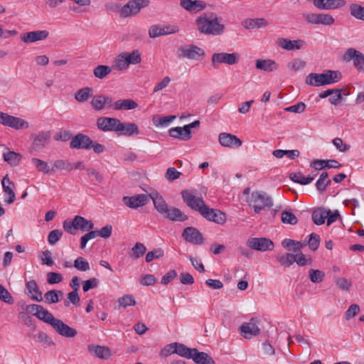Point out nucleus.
I'll list each match as a JSON object with an SVG mask.
<instances>
[{
	"instance_id": "e433bc0d",
	"label": "nucleus",
	"mask_w": 364,
	"mask_h": 364,
	"mask_svg": "<svg viewBox=\"0 0 364 364\" xmlns=\"http://www.w3.org/2000/svg\"><path fill=\"white\" fill-rule=\"evenodd\" d=\"M50 138L48 132H41L36 134L33 138V146L35 149H42L47 144Z\"/></svg>"
},
{
	"instance_id": "680f3d73",
	"label": "nucleus",
	"mask_w": 364,
	"mask_h": 364,
	"mask_svg": "<svg viewBox=\"0 0 364 364\" xmlns=\"http://www.w3.org/2000/svg\"><path fill=\"white\" fill-rule=\"evenodd\" d=\"M63 236V232L55 229L50 231L48 236V242L50 245H54L58 242Z\"/></svg>"
},
{
	"instance_id": "b1692460",
	"label": "nucleus",
	"mask_w": 364,
	"mask_h": 364,
	"mask_svg": "<svg viewBox=\"0 0 364 364\" xmlns=\"http://www.w3.org/2000/svg\"><path fill=\"white\" fill-rule=\"evenodd\" d=\"M87 349L90 353L101 359L107 360L112 355L110 348L107 346L90 345L88 346Z\"/></svg>"
},
{
	"instance_id": "bf43d9fd",
	"label": "nucleus",
	"mask_w": 364,
	"mask_h": 364,
	"mask_svg": "<svg viewBox=\"0 0 364 364\" xmlns=\"http://www.w3.org/2000/svg\"><path fill=\"white\" fill-rule=\"evenodd\" d=\"M281 220L283 223L289 225H296L298 222L296 215L293 213L288 210H284L282 213Z\"/></svg>"
},
{
	"instance_id": "49530a36",
	"label": "nucleus",
	"mask_w": 364,
	"mask_h": 364,
	"mask_svg": "<svg viewBox=\"0 0 364 364\" xmlns=\"http://www.w3.org/2000/svg\"><path fill=\"white\" fill-rule=\"evenodd\" d=\"M129 65L126 60L125 55L122 53L119 54L114 60L112 68L117 70H126Z\"/></svg>"
},
{
	"instance_id": "69168bd1",
	"label": "nucleus",
	"mask_w": 364,
	"mask_h": 364,
	"mask_svg": "<svg viewBox=\"0 0 364 364\" xmlns=\"http://www.w3.org/2000/svg\"><path fill=\"white\" fill-rule=\"evenodd\" d=\"M174 119L175 115H169L159 118L157 120H154V124L156 127H166L168 126Z\"/></svg>"
},
{
	"instance_id": "c9c22d12",
	"label": "nucleus",
	"mask_w": 364,
	"mask_h": 364,
	"mask_svg": "<svg viewBox=\"0 0 364 364\" xmlns=\"http://www.w3.org/2000/svg\"><path fill=\"white\" fill-rule=\"evenodd\" d=\"M93 95V89L90 87H85L78 90L75 93V99L78 102L82 103L87 102Z\"/></svg>"
},
{
	"instance_id": "58836bf2",
	"label": "nucleus",
	"mask_w": 364,
	"mask_h": 364,
	"mask_svg": "<svg viewBox=\"0 0 364 364\" xmlns=\"http://www.w3.org/2000/svg\"><path fill=\"white\" fill-rule=\"evenodd\" d=\"M6 126L15 129H20L28 128L29 127V124L28 122L19 117L10 115Z\"/></svg>"
},
{
	"instance_id": "cd10ccee",
	"label": "nucleus",
	"mask_w": 364,
	"mask_h": 364,
	"mask_svg": "<svg viewBox=\"0 0 364 364\" xmlns=\"http://www.w3.org/2000/svg\"><path fill=\"white\" fill-rule=\"evenodd\" d=\"M117 129V132H120L122 134L126 136L137 135L139 134L138 127L134 123H122L119 120Z\"/></svg>"
},
{
	"instance_id": "5701e85b",
	"label": "nucleus",
	"mask_w": 364,
	"mask_h": 364,
	"mask_svg": "<svg viewBox=\"0 0 364 364\" xmlns=\"http://www.w3.org/2000/svg\"><path fill=\"white\" fill-rule=\"evenodd\" d=\"M314 5L323 10H329L341 8L346 5L344 0H313Z\"/></svg>"
},
{
	"instance_id": "bb28decb",
	"label": "nucleus",
	"mask_w": 364,
	"mask_h": 364,
	"mask_svg": "<svg viewBox=\"0 0 364 364\" xmlns=\"http://www.w3.org/2000/svg\"><path fill=\"white\" fill-rule=\"evenodd\" d=\"M28 294L31 299L33 301H43L42 292L41 291L39 287L34 279L28 281L26 284Z\"/></svg>"
},
{
	"instance_id": "4c0bfd02",
	"label": "nucleus",
	"mask_w": 364,
	"mask_h": 364,
	"mask_svg": "<svg viewBox=\"0 0 364 364\" xmlns=\"http://www.w3.org/2000/svg\"><path fill=\"white\" fill-rule=\"evenodd\" d=\"M314 176H304L301 172L291 173L289 174V178L295 183L301 185H307L311 183L314 179Z\"/></svg>"
},
{
	"instance_id": "1a4fd4ad",
	"label": "nucleus",
	"mask_w": 364,
	"mask_h": 364,
	"mask_svg": "<svg viewBox=\"0 0 364 364\" xmlns=\"http://www.w3.org/2000/svg\"><path fill=\"white\" fill-rule=\"evenodd\" d=\"M247 246L257 251H268L274 248L273 242L265 237H253L247 240Z\"/></svg>"
},
{
	"instance_id": "e2e57ef3",
	"label": "nucleus",
	"mask_w": 364,
	"mask_h": 364,
	"mask_svg": "<svg viewBox=\"0 0 364 364\" xmlns=\"http://www.w3.org/2000/svg\"><path fill=\"white\" fill-rule=\"evenodd\" d=\"M164 256V250L161 248L154 249L152 251L149 252L146 255V262H150L154 259H159Z\"/></svg>"
},
{
	"instance_id": "dca6fc26",
	"label": "nucleus",
	"mask_w": 364,
	"mask_h": 364,
	"mask_svg": "<svg viewBox=\"0 0 364 364\" xmlns=\"http://www.w3.org/2000/svg\"><path fill=\"white\" fill-rule=\"evenodd\" d=\"M176 26H161L159 25H153L149 29V36L151 38H155L161 36L176 33L178 31Z\"/></svg>"
},
{
	"instance_id": "0eeeda50",
	"label": "nucleus",
	"mask_w": 364,
	"mask_h": 364,
	"mask_svg": "<svg viewBox=\"0 0 364 364\" xmlns=\"http://www.w3.org/2000/svg\"><path fill=\"white\" fill-rule=\"evenodd\" d=\"M302 16L306 22L310 24L331 26L335 22L334 18L327 14L304 13Z\"/></svg>"
},
{
	"instance_id": "7c9ffc66",
	"label": "nucleus",
	"mask_w": 364,
	"mask_h": 364,
	"mask_svg": "<svg viewBox=\"0 0 364 364\" xmlns=\"http://www.w3.org/2000/svg\"><path fill=\"white\" fill-rule=\"evenodd\" d=\"M191 358L196 363L199 364H215L213 359L206 353L199 352L196 348H193Z\"/></svg>"
},
{
	"instance_id": "6ab92c4d",
	"label": "nucleus",
	"mask_w": 364,
	"mask_h": 364,
	"mask_svg": "<svg viewBox=\"0 0 364 364\" xmlns=\"http://www.w3.org/2000/svg\"><path fill=\"white\" fill-rule=\"evenodd\" d=\"M49 36V32L46 30L35 31L21 34V39L26 43H34L39 41H43Z\"/></svg>"
},
{
	"instance_id": "9d476101",
	"label": "nucleus",
	"mask_w": 364,
	"mask_h": 364,
	"mask_svg": "<svg viewBox=\"0 0 364 364\" xmlns=\"http://www.w3.org/2000/svg\"><path fill=\"white\" fill-rule=\"evenodd\" d=\"M343 59L346 62L353 60L355 68L359 71L364 72V55L360 51L352 48H348L343 55Z\"/></svg>"
},
{
	"instance_id": "3c124183",
	"label": "nucleus",
	"mask_w": 364,
	"mask_h": 364,
	"mask_svg": "<svg viewBox=\"0 0 364 364\" xmlns=\"http://www.w3.org/2000/svg\"><path fill=\"white\" fill-rule=\"evenodd\" d=\"M112 72V68L108 65H97L93 70V74L98 79H103Z\"/></svg>"
},
{
	"instance_id": "09e8293b",
	"label": "nucleus",
	"mask_w": 364,
	"mask_h": 364,
	"mask_svg": "<svg viewBox=\"0 0 364 364\" xmlns=\"http://www.w3.org/2000/svg\"><path fill=\"white\" fill-rule=\"evenodd\" d=\"M349 9L352 16L364 21V6L357 4H352L350 5Z\"/></svg>"
},
{
	"instance_id": "473e14b6",
	"label": "nucleus",
	"mask_w": 364,
	"mask_h": 364,
	"mask_svg": "<svg viewBox=\"0 0 364 364\" xmlns=\"http://www.w3.org/2000/svg\"><path fill=\"white\" fill-rule=\"evenodd\" d=\"M112 106L115 110H130L136 109L138 107V104L133 100L125 99L116 101L114 104L112 103Z\"/></svg>"
},
{
	"instance_id": "412c9836",
	"label": "nucleus",
	"mask_w": 364,
	"mask_h": 364,
	"mask_svg": "<svg viewBox=\"0 0 364 364\" xmlns=\"http://www.w3.org/2000/svg\"><path fill=\"white\" fill-rule=\"evenodd\" d=\"M257 319L252 318L250 322L244 323L240 326V331L245 338H251L254 336L259 333L260 329L257 325Z\"/></svg>"
},
{
	"instance_id": "f8f14e48",
	"label": "nucleus",
	"mask_w": 364,
	"mask_h": 364,
	"mask_svg": "<svg viewBox=\"0 0 364 364\" xmlns=\"http://www.w3.org/2000/svg\"><path fill=\"white\" fill-rule=\"evenodd\" d=\"M182 237L186 241L194 245H201L204 240L202 233L193 227L186 228L183 231Z\"/></svg>"
},
{
	"instance_id": "774afa93",
	"label": "nucleus",
	"mask_w": 364,
	"mask_h": 364,
	"mask_svg": "<svg viewBox=\"0 0 364 364\" xmlns=\"http://www.w3.org/2000/svg\"><path fill=\"white\" fill-rule=\"evenodd\" d=\"M42 264H46L49 267L53 266L54 262L52 257V253L50 250H46L43 251L41 256Z\"/></svg>"
},
{
	"instance_id": "6e6552de",
	"label": "nucleus",
	"mask_w": 364,
	"mask_h": 364,
	"mask_svg": "<svg viewBox=\"0 0 364 364\" xmlns=\"http://www.w3.org/2000/svg\"><path fill=\"white\" fill-rule=\"evenodd\" d=\"M240 58L238 53H215L212 55L211 63L215 68L220 63L234 65L239 62Z\"/></svg>"
},
{
	"instance_id": "c756f323",
	"label": "nucleus",
	"mask_w": 364,
	"mask_h": 364,
	"mask_svg": "<svg viewBox=\"0 0 364 364\" xmlns=\"http://www.w3.org/2000/svg\"><path fill=\"white\" fill-rule=\"evenodd\" d=\"M149 196L152 199L154 208L159 213L163 215L166 213L168 207L161 196L158 193H153L149 194Z\"/></svg>"
},
{
	"instance_id": "aec40b11",
	"label": "nucleus",
	"mask_w": 364,
	"mask_h": 364,
	"mask_svg": "<svg viewBox=\"0 0 364 364\" xmlns=\"http://www.w3.org/2000/svg\"><path fill=\"white\" fill-rule=\"evenodd\" d=\"M119 119L117 118L101 117L97 120V126L99 129L104 132H117Z\"/></svg>"
},
{
	"instance_id": "603ef678",
	"label": "nucleus",
	"mask_w": 364,
	"mask_h": 364,
	"mask_svg": "<svg viewBox=\"0 0 364 364\" xmlns=\"http://www.w3.org/2000/svg\"><path fill=\"white\" fill-rule=\"evenodd\" d=\"M119 307L127 308L128 306H134L136 301L133 295L125 294L117 299Z\"/></svg>"
},
{
	"instance_id": "0e129e2a",
	"label": "nucleus",
	"mask_w": 364,
	"mask_h": 364,
	"mask_svg": "<svg viewBox=\"0 0 364 364\" xmlns=\"http://www.w3.org/2000/svg\"><path fill=\"white\" fill-rule=\"evenodd\" d=\"M80 302V297L77 291H73L68 294L67 299L65 300L64 304L65 306H69L72 303L73 305H77Z\"/></svg>"
},
{
	"instance_id": "6e6d98bb",
	"label": "nucleus",
	"mask_w": 364,
	"mask_h": 364,
	"mask_svg": "<svg viewBox=\"0 0 364 364\" xmlns=\"http://www.w3.org/2000/svg\"><path fill=\"white\" fill-rule=\"evenodd\" d=\"M63 292L60 290H50L44 294V297L49 304H56L60 301L59 296H62Z\"/></svg>"
},
{
	"instance_id": "f704fd0d",
	"label": "nucleus",
	"mask_w": 364,
	"mask_h": 364,
	"mask_svg": "<svg viewBox=\"0 0 364 364\" xmlns=\"http://www.w3.org/2000/svg\"><path fill=\"white\" fill-rule=\"evenodd\" d=\"M77 230L80 229L82 231H90L94 229V223L84 217L76 215L75 217V224Z\"/></svg>"
},
{
	"instance_id": "9b49d317",
	"label": "nucleus",
	"mask_w": 364,
	"mask_h": 364,
	"mask_svg": "<svg viewBox=\"0 0 364 364\" xmlns=\"http://www.w3.org/2000/svg\"><path fill=\"white\" fill-rule=\"evenodd\" d=\"M218 141L222 146L230 149H238L242 144V140L237 136L227 132L219 134Z\"/></svg>"
},
{
	"instance_id": "4468645a",
	"label": "nucleus",
	"mask_w": 364,
	"mask_h": 364,
	"mask_svg": "<svg viewBox=\"0 0 364 364\" xmlns=\"http://www.w3.org/2000/svg\"><path fill=\"white\" fill-rule=\"evenodd\" d=\"M90 103L95 110L101 111L105 108L111 107L113 100L108 95H98L92 97Z\"/></svg>"
},
{
	"instance_id": "c03bdc74",
	"label": "nucleus",
	"mask_w": 364,
	"mask_h": 364,
	"mask_svg": "<svg viewBox=\"0 0 364 364\" xmlns=\"http://www.w3.org/2000/svg\"><path fill=\"white\" fill-rule=\"evenodd\" d=\"M175 353L178 354L181 357L191 359L193 348L186 347L182 343H176L175 345Z\"/></svg>"
},
{
	"instance_id": "423d86ee",
	"label": "nucleus",
	"mask_w": 364,
	"mask_h": 364,
	"mask_svg": "<svg viewBox=\"0 0 364 364\" xmlns=\"http://www.w3.org/2000/svg\"><path fill=\"white\" fill-rule=\"evenodd\" d=\"M149 3V0H131L120 9L119 15L122 18L134 16L142 8L148 6Z\"/></svg>"
},
{
	"instance_id": "ea45409f",
	"label": "nucleus",
	"mask_w": 364,
	"mask_h": 364,
	"mask_svg": "<svg viewBox=\"0 0 364 364\" xmlns=\"http://www.w3.org/2000/svg\"><path fill=\"white\" fill-rule=\"evenodd\" d=\"M267 25V21L263 18L247 19L244 23V26L247 29L264 28Z\"/></svg>"
},
{
	"instance_id": "20e7f679",
	"label": "nucleus",
	"mask_w": 364,
	"mask_h": 364,
	"mask_svg": "<svg viewBox=\"0 0 364 364\" xmlns=\"http://www.w3.org/2000/svg\"><path fill=\"white\" fill-rule=\"evenodd\" d=\"M250 203L252 204L256 213H259L262 210L273 205L272 198L262 191L252 192Z\"/></svg>"
},
{
	"instance_id": "de8ad7c7",
	"label": "nucleus",
	"mask_w": 364,
	"mask_h": 364,
	"mask_svg": "<svg viewBox=\"0 0 364 364\" xmlns=\"http://www.w3.org/2000/svg\"><path fill=\"white\" fill-rule=\"evenodd\" d=\"M331 183L327 172H323L316 183V189L320 192H323L326 187Z\"/></svg>"
},
{
	"instance_id": "a19ab883",
	"label": "nucleus",
	"mask_w": 364,
	"mask_h": 364,
	"mask_svg": "<svg viewBox=\"0 0 364 364\" xmlns=\"http://www.w3.org/2000/svg\"><path fill=\"white\" fill-rule=\"evenodd\" d=\"M328 215V212H327V210L318 208L313 212L312 220L316 225H321L324 223Z\"/></svg>"
},
{
	"instance_id": "a211bd4d",
	"label": "nucleus",
	"mask_w": 364,
	"mask_h": 364,
	"mask_svg": "<svg viewBox=\"0 0 364 364\" xmlns=\"http://www.w3.org/2000/svg\"><path fill=\"white\" fill-rule=\"evenodd\" d=\"M180 6L187 11L196 14L205 9L207 4L200 0H180Z\"/></svg>"
},
{
	"instance_id": "8fccbe9b",
	"label": "nucleus",
	"mask_w": 364,
	"mask_h": 364,
	"mask_svg": "<svg viewBox=\"0 0 364 364\" xmlns=\"http://www.w3.org/2000/svg\"><path fill=\"white\" fill-rule=\"evenodd\" d=\"M33 164L36 167V168L39 171L42 172L44 174H48L51 173V168H50L49 165L47 162L39 159L38 158H33L31 160Z\"/></svg>"
},
{
	"instance_id": "f257e3e1",
	"label": "nucleus",
	"mask_w": 364,
	"mask_h": 364,
	"mask_svg": "<svg viewBox=\"0 0 364 364\" xmlns=\"http://www.w3.org/2000/svg\"><path fill=\"white\" fill-rule=\"evenodd\" d=\"M223 18L214 12H205L196 18L198 31L205 35L219 36L224 33L225 27Z\"/></svg>"
},
{
	"instance_id": "39448f33",
	"label": "nucleus",
	"mask_w": 364,
	"mask_h": 364,
	"mask_svg": "<svg viewBox=\"0 0 364 364\" xmlns=\"http://www.w3.org/2000/svg\"><path fill=\"white\" fill-rule=\"evenodd\" d=\"M177 57L180 59L187 58L193 60H199L205 55L204 50L198 46L189 44L180 46L177 49Z\"/></svg>"
},
{
	"instance_id": "052dcab7",
	"label": "nucleus",
	"mask_w": 364,
	"mask_h": 364,
	"mask_svg": "<svg viewBox=\"0 0 364 364\" xmlns=\"http://www.w3.org/2000/svg\"><path fill=\"white\" fill-rule=\"evenodd\" d=\"M306 65L305 61L301 59H294L287 63V68L294 72H297L303 69Z\"/></svg>"
},
{
	"instance_id": "2f4dec72",
	"label": "nucleus",
	"mask_w": 364,
	"mask_h": 364,
	"mask_svg": "<svg viewBox=\"0 0 364 364\" xmlns=\"http://www.w3.org/2000/svg\"><path fill=\"white\" fill-rule=\"evenodd\" d=\"M163 215L172 221H185L188 219V216L176 208H168V210Z\"/></svg>"
},
{
	"instance_id": "393cba45",
	"label": "nucleus",
	"mask_w": 364,
	"mask_h": 364,
	"mask_svg": "<svg viewBox=\"0 0 364 364\" xmlns=\"http://www.w3.org/2000/svg\"><path fill=\"white\" fill-rule=\"evenodd\" d=\"M306 44L305 41L301 39L291 41L287 38H280L278 45L287 50H299Z\"/></svg>"
},
{
	"instance_id": "338daca9",
	"label": "nucleus",
	"mask_w": 364,
	"mask_h": 364,
	"mask_svg": "<svg viewBox=\"0 0 364 364\" xmlns=\"http://www.w3.org/2000/svg\"><path fill=\"white\" fill-rule=\"evenodd\" d=\"M309 248L313 251H315L318 249L320 244V237L318 235L315 233H311L309 235V239L307 242Z\"/></svg>"
},
{
	"instance_id": "c85d7f7f",
	"label": "nucleus",
	"mask_w": 364,
	"mask_h": 364,
	"mask_svg": "<svg viewBox=\"0 0 364 364\" xmlns=\"http://www.w3.org/2000/svg\"><path fill=\"white\" fill-rule=\"evenodd\" d=\"M255 67L257 69L264 72H273L279 68L278 64L271 59H259L256 61Z\"/></svg>"
},
{
	"instance_id": "2eb2a0df",
	"label": "nucleus",
	"mask_w": 364,
	"mask_h": 364,
	"mask_svg": "<svg viewBox=\"0 0 364 364\" xmlns=\"http://www.w3.org/2000/svg\"><path fill=\"white\" fill-rule=\"evenodd\" d=\"M149 196L145 194H138L134 196L123 197L124 203L130 208H137L144 206L149 201Z\"/></svg>"
},
{
	"instance_id": "a18cd8bd",
	"label": "nucleus",
	"mask_w": 364,
	"mask_h": 364,
	"mask_svg": "<svg viewBox=\"0 0 364 364\" xmlns=\"http://www.w3.org/2000/svg\"><path fill=\"white\" fill-rule=\"evenodd\" d=\"M186 132V130L184 129V126L183 127H173L168 130V134L171 137L176 138V139H179L181 140H184V141H188L191 139V137L185 136H186V134H185Z\"/></svg>"
},
{
	"instance_id": "72a5a7b5",
	"label": "nucleus",
	"mask_w": 364,
	"mask_h": 364,
	"mask_svg": "<svg viewBox=\"0 0 364 364\" xmlns=\"http://www.w3.org/2000/svg\"><path fill=\"white\" fill-rule=\"evenodd\" d=\"M2 156L4 160L11 166H18L22 160L21 154L14 151L4 152L3 153Z\"/></svg>"
},
{
	"instance_id": "4d7b16f0",
	"label": "nucleus",
	"mask_w": 364,
	"mask_h": 364,
	"mask_svg": "<svg viewBox=\"0 0 364 364\" xmlns=\"http://www.w3.org/2000/svg\"><path fill=\"white\" fill-rule=\"evenodd\" d=\"M73 267L82 272H87L90 269L89 262L82 257H78L75 259Z\"/></svg>"
},
{
	"instance_id": "a878e982",
	"label": "nucleus",
	"mask_w": 364,
	"mask_h": 364,
	"mask_svg": "<svg viewBox=\"0 0 364 364\" xmlns=\"http://www.w3.org/2000/svg\"><path fill=\"white\" fill-rule=\"evenodd\" d=\"M1 183L5 196H8V198L5 199V202L11 204L15 200V193L13 190L14 183L9 179L7 175L3 178Z\"/></svg>"
},
{
	"instance_id": "13d9d810",
	"label": "nucleus",
	"mask_w": 364,
	"mask_h": 364,
	"mask_svg": "<svg viewBox=\"0 0 364 364\" xmlns=\"http://www.w3.org/2000/svg\"><path fill=\"white\" fill-rule=\"evenodd\" d=\"M309 277L313 283H320L323 280L325 273L318 269H311L309 272Z\"/></svg>"
},
{
	"instance_id": "5fc2aeb1",
	"label": "nucleus",
	"mask_w": 364,
	"mask_h": 364,
	"mask_svg": "<svg viewBox=\"0 0 364 364\" xmlns=\"http://www.w3.org/2000/svg\"><path fill=\"white\" fill-rule=\"evenodd\" d=\"M146 248L144 244L136 242V245L132 248L130 257L134 259H138L142 257L146 252Z\"/></svg>"
},
{
	"instance_id": "ddd939ff",
	"label": "nucleus",
	"mask_w": 364,
	"mask_h": 364,
	"mask_svg": "<svg viewBox=\"0 0 364 364\" xmlns=\"http://www.w3.org/2000/svg\"><path fill=\"white\" fill-rule=\"evenodd\" d=\"M205 219L222 225L226 220L225 214L219 210L209 208L208 205L200 214Z\"/></svg>"
},
{
	"instance_id": "f3484780",
	"label": "nucleus",
	"mask_w": 364,
	"mask_h": 364,
	"mask_svg": "<svg viewBox=\"0 0 364 364\" xmlns=\"http://www.w3.org/2000/svg\"><path fill=\"white\" fill-rule=\"evenodd\" d=\"M91 139L84 134H77L71 140L70 146L72 149H90L91 148Z\"/></svg>"
},
{
	"instance_id": "864d4df0",
	"label": "nucleus",
	"mask_w": 364,
	"mask_h": 364,
	"mask_svg": "<svg viewBox=\"0 0 364 364\" xmlns=\"http://www.w3.org/2000/svg\"><path fill=\"white\" fill-rule=\"evenodd\" d=\"M277 261L284 267H290L295 262L294 254L286 253L282 256L277 257Z\"/></svg>"
},
{
	"instance_id": "79ce46f5",
	"label": "nucleus",
	"mask_w": 364,
	"mask_h": 364,
	"mask_svg": "<svg viewBox=\"0 0 364 364\" xmlns=\"http://www.w3.org/2000/svg\"><path fill=\"white\" fill-rule=\"evenodd\" d=\"M70 171L73 170V167L71 166V163H70L68 160L64 159H58L54 161L53 166L51 167V173H54L56 171Z\"/></svg>"
},
{
	"instance_id": "7ed1b4c3",
	"label": "nucleus",
	"mask_w": 364,
	"mask_h": 364,
	"mask_svg": "<svg viewBox=\"0 0 364 364\" xmlns=\"http://www.w3.org/2000/svg\"><path fill=\"white\" fill-rule=\"evenodd\" d=\"M181 194L187 206L195 211L199 212L200 214H201L207 206L203 198L196 196L195 191L184 190Z\"/></svg>"
},
{
	"instance_id": "f03ea898",
	"label": "nucleus",
	"mask_w": 364,
	"mask_h": 364,
	"mask_svg": "<svg viewBox=\"0 0 364 364\" xmlns=\"http://www.w3.org/2000/svg\"><path fill=\"white\" fill-rule=\"evenodd\" d=\"M341 74L338 71L324 70L322 73H310L306 77V83L310 86L320 87L331 85L340 80Z\"/></svg>"
},
{
	"instance_id": "4be33fe9",
	"label": "nucleus",
	"mask_w": 364,
	"mask_h": 364,
	"mask_svg": "<svg viewBox=\"0 0 364 364\" xmlns=\"http://www.w3.org/2000/svg\"><path fill=\"white\" fill-rule=\"evenodd\" d=\"M53 328L58 334L66 338H73L77 335V331L75 328L70 327L60 319L56 321Z\"/></svg>"
},
{
	"instance_id": "37998d69",
	"label": "nucleus",
	"mask_w": 364,
	"mask_h": 364,
	"mask_svg": "<svg viewBox=\"0 0 364 364\" xmlns=\"http://www.w3.org/2000/svg\"><path fill=\"white\" fill-rule=\"evenodd\" d=\"M122 53L125 55L129 65H136L141 61V53L138 50H134L131 53L123 52Z\"/></svg>"
}]
</instances>
